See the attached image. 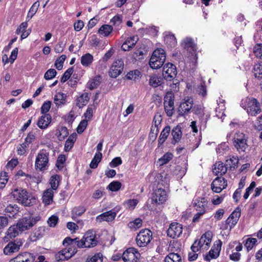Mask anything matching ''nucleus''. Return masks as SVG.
I'll return each instance as SVG.
<instances>
[{"label":"nucleus","mask_w":262,"mask_h":262,"mask_svg":"<svg viewBox=\"0 0 262 262\" xmlns=\"http://www.w3.org/2000/svg\"><path fill=\"white\" fill-rule=\"evenodd\" d=\"M170 132V127L166 126L161 132L160 137L158 139L159 146L161 145L165 141Z\"/></svg>","instance_id":"nucleus-29"},{"label":"nucleus","mask_w":262,"mask_h":262,"mask_svg":"<svg viewBox=\"0 0 262 262\" xmlns=\"http://www.w3.org/2000/svg\"><path fill=\"white\" fill-rule=\"evenodd\" d=\"M8 173L6 172H1L0 173V188H4L6 184L8 182Z\"/></svg>","instance_id":"nucleus-51"},{"label":"nucleus","mask_w":262,"mask_h":262,"mask_svg":"<svg viewBox=\"0 0 262 262\" xmlns=\"http://www.w3.org/2000/svg\"><path fill=\"white\" fill-rule=\"evenodd\" d=\"M58 221V217L56 215H52L48 220V224L51 227H54Z\"/></svg>","instance_id":"nucleus-64"},{"label":"nucleus","mask_w":262,"mask_h":262,"mask_svg":"<svg viewBox=\"0 0 262 262\" xmlns=\"http://www.w3.org/2000/svg\"><path fill=\"white\" fill-rule=\"evenodd\" d=\"M35 138V136L33 133H29L25 139V142L22 144V145L24 146V147H28L29 145L34 140Z\"/></svg>","instance_id":"nucleus-54"},{"label":"nucleus","mask_w":262,"mask_h":262,"mask_svg":"<svg viewBox=\"0 0 262 262\" xmlns=\"http://www.w3.org/2000/svg\"><path fill=\"white\" fill-rule=\"evenodd\" d=\"M5 212L6 213H9L13 216L18 212V207L16 204H10L5 207Z\"/></svg>","instance_id":"nucleus-45"},{"label":"nucleus","mask_w":262,"mask_h":262,"mask_svg":"<svg viewBox=\"0 0 262 262\" xmlns=\"http://www.w3.org/2000/svg\"><path fill=\"white\" fill-rule=\"evenodd\" d=\"M182 225L178 223H172L170 224L167 233V235L172 238L179 237L182 233Z\"/></svg>","instance_id":"nucleus-15"},{"label":"nucleus","mask_w":262,"mask_h":262,"mask_svg":"<svg viewBox=\"0 0 262 262\" xmlns=\"http://www.w3.org/2000/svg\"><path fill=\"white\" fill-rule=\"evenodd\" d=\"M166 59L165 51L161 49L155 50L149 60L150 67L153 69H158L164 64Z\"/></svg>","instance_id":"nucleus-3"},{"label":"nucleus","mask_w":262,"mask_h":262,"mask_svg":"<svg viewBox=\"0 0 262 262\" xmlns=\"http://www.w3.org/2000/svg\"><path fill=\"white\" fill-rule=\"evenodd\" d=\"M241 214L239 207H237L229 215L226 221V224L229 225L230 228H233L237 223Z\"/></svg>","instance_id":"nucleus-18"},{"label":"nucleus","mask_w":262,"mask_h":262,"mask_svg":"<svg viewBox=\"0 0 262 262\" xmlns=\"http://www.w3.org/2000/svg\"><path fill=\"white\" fill-rule=\"evenodd\" d=\"M103 255L101 253H96L94 256L89 258L88 257L86 262H102Z\"/></svg>","instance_id":"nucleus-49"},{"label":"nucleus","mask_w":262,"mask_h":262,"mask_svg":"<svg viewBox=\"0 0 262 262\" xmlns=\"http://www.w3.org/2000/svg\"><path fill=\"white\" fill-rule=\"evenodd\" d=\"M57 72L54 69H50L45 74L44 78L46 80H50L56 75Z\"/></svg>","instance_id":"nucleus-58"},{"label":"nucleus","mask_w":262,"mask_h":262,"mask_svg":"<svg viewBox=\"0 0 262 262\" xmlns=\"http://www.w3.org/2000/svg\"><path fill=\"white\" fill-rule=\"evenodd\" d=\"M152 232L147 229L141 230L136 237V243L140 247H144L150 242L152 238Z\"/></svg>","instance_id":"nucleus-5"},{"label":"nucleus","mask_w":262,"mask_h":262,"mask_svg":"<svg viewBox=\"0 0 262 262\" xmlns=\"http://www.w3.org/2000/svg\"><path fill=\"white\" fill-rule=\"evenodd\" d=\"M67 56L65 55H62L55 62V66L56 68L60 70L63 67V63L66 60Z\"/></svg>","instance_id":"nucleus-57"},{"label":"nucleus","mask_w":262,"mask_h":262,"mask_svg":"<svg viewBox=\"0 0 262 262\" xmlns=\"http://www.w3.org/2000/svg\"><path fill=\"white\" fill-rule=\"evenodd\" d=\"M213 185H219L225 188L227 186V181L223 177H217L212 182Z\"/></svg>","instance_id":"nucleus-47"},{"label":"nucleus","mask_w":262,"mask_h":262,"mask_svg":"<svg viewBox=\"0 0 262 262\" xmlns=\"http://www.w3.org/2000/svg\"><path fill=\"white\" fill-rule=\"evenodd\" d=\"M39 6L38 2H35L30 9V10L27 15V18H31L36 13L38 8Z\"/></svg>","instance_id":"nucleus-46"},{"label":"nucleus","mask_w":262,"mask_h":262,"mask_svg":"<svg viewBox=\"0 0 262 262\" xmlns=\"http://www.w3.org/2000/svg\"><path fill=\"white\" fill-rule=\"evenodd\" d=\"M12 194L19 203L26 206H30L35 202V199L29 195L28 192L21 188L14 189Z\"/></svg>","instance_id":"nucleus-1"},{"label":"nucleus","mask_w":262,"mask_h":262,"mask_svg":"<svg viewBox=\"0 0 262 262\" xmlns=\"http://www.w3.org/2000/svg\"><path fill=\"white\" fill-rule=\"evenodd\" d=\"M68 128L66 126H62L60 128L57 135L60 141L64 140L69 135Z\"/></svg>","instance_id":"nucleus-44"},{"label":"nucleus","mask_w":262,"mask_h":262,"mask_svg":"<svg viewBox=\"0 0 262 262\" xmlns=\"http://www.w3.org/2000/svg\"><path fill=\"white\" fill-rule=\"evenodd\" d=\"M233 144L238 151H244L248 146L245 135L240 132L236 133L234 136Z\"/></svg>","instance_id":"nucleus-7"},{"label":"nucleus","mask_w":262,"mask_h":262,"mask_svg":"<svg viewBox=\"0 0 262 262\" xmlns=\"http://www.w3.org/2000/svg\"><path fill=\"white\" fill-rule=\"evenodd\" d=\"M193 104V99L191 98L184 99L181 103L178 110L180 116H183L187 114L192 108Z\"/></svg>","instance_id":"nucleus-14"},{"label":"nucleus","mask_w":262,"mask_h":262,"mask_svg":"<svg viewBox=\"0 0 262 262\" xmlns=\"http://www.w3.org/2000/svg\"><path fill=\"white\" fill-rule=\"evenodd\" d=\"M177 74L176 67L171 63H167L164 66L162 75L167 81L174 79Z\"/></svg>","instance_id":"nucleus-9"},{"label":"nucleus","mask_w":262,"mask_h":262,"mask_svg":"<svg viewBox=\"0 0 262 262\" xmlns=\"http://www.w3.org/2000/svg\"><path fill=\"white\" fill-rule=\"evenodd\" d=\"M208 201L205 198L198 197L193 200V205L197 211L206 212Z\"/></svg>","instance_id":"nucleus-17"},{"label":"nucleus","mask_w":262,"mask_h":262,"mask_svg":"<svg viewBox=\"0 0 262 262\" xmlns=\"http://www.w3.org/2000/svg\"><path fill=\"white\" fill-rule=\"evenodd\" d=\"M20 239H16L13 242H9L4 248L3 251L5 255H10L12 253L18 252L23 245Z\"/></svg>","instance_id":"nucleus-12"},{"label":"nucleus","mask_w":262,"mask_h":262,"mask_svg":"<svg viewBox=\"0 0 262 262\" xmlns=\"http://www.w3.org/2000/svg\"><path fill=\"white\" fill-rule=\"evenodd\" d=\"M214 168L213 169V172L216 175H223L226 173L227 172L228 167L226 165H224V164L221 162H218L216 163L214 165Z\"/></svg>","instance_id":"nucleus-26"},{"label":"nucleus","mask_w":262,"mask_h":262,"mask_svg":"<svg viewBox=\"0 0 262 262\" xmlns=\"http://www.w3.org/2000/svg\"><path fill=\"white\" fill-rule=\"evenodd\" d=\"M113 28L112 26L108 25H102L98 30V33L104 37L108 36L112 32Z\"/></svg>","instance_id":"nucleus-41"},{"label":"nucleus","mask_w":262,"mask_h":262,"mask_svg":"<svg viewBox=\"0 0 262 262\" xmlns=\"http://www.w3.org/2000/svg\"><path fill=\"white\" fill-rule=\"evenodd\" d=\"M18 163L17 159H12L7 163L6 167L8 170H12L18 164Z\"/></svg>","instance_id":"nucleus-63"},{"label":"nucleus","mask_w":262,"mask_h":262,"mask_svg":"<svg viewBox=\"0 0 262 262\" xmlns=\"http://www.w3.org/2000/svg\"><path fill=\"white\" fill-rule=\"evenodd\" d=\"M60 180V177L58 174H55L52 176L50 178V185L52 190H56L58 188L59 182Z\"/></svg>","instance_id":"nucleus-43"},{"label":"nucleus","mask_w":262,"mask_h":262,"mask_svg":"<svg viewBox=\"0 0 262 262\" xmlns=\"http://www.w3.org/2000/svg\"><path fill=\"white\" fill-rule=\"evenodd\" d=\"M102 158V154L101 152H96L94 155L90 164V167L91 168L95 169L98 167V164Z\"/></svg>","instance_id":"nucleus-37"},{"label":"nucleus","mask_w":262,"mask_h":262,"mask_svg":"<svg viewBox=\"0 0 262 262\" xmlns=\"http://www.w3.org/2000/svg\"><path fill=\"white\" fill-rule=\"evenodd\" d=\"M73 255L70 252V248H65L59 251L55 255V259L58 261H62L69 259Z\"/></svg>","instance_id":"nucleus-23"},{"label":"nucleus","mask_w":262,"mask_h":262,"mask_svg":"<svg viewBox=\"0 0 262 262\" xmlns=\"http://www.w3.org/2000/svg\"><path fill=\"white\" fill-rule=\"evenodd\" d=\"M140 253L134 248H128L122 254V259L125 262H137Z\"/></svg>","instance_id":"nucleus-13"},{"label":"nucleus","mask_w":262,"mask_h":262,"mask_svg":"<svg viewBox=\"0 0 262 262\" xmlns=\"http://www.w3.org/2000/svg\"><path fill=\"white\" fill-rule=\"evenodd\" d=\"M173 156L171 152H166L161 158L158 159L157 163L159 166L164 165L168 163L172 159Z\"/></svg>","instance_id":"nucleus-34"},{"label":"nucleus","mask_w":262,"mask_h":262,"mask_svg":"<svg viewBox=\"0 0 262 262\" xmlns=\"http://www.w3.org/2000/svg\"><path fill=\"white\" fill-rule=\"evenodd\" d=\"M138 40V37L137 36H133L129 38H128L125 41V42L128 45L130 48H133L135 45L136 44Z\"/></svg>","instance_id":"nucleus-61"},{"label":"nucleus","mask_w":262,"mask_h":262,"mask_svg":"<svg viewBox=\"0 0 262 262\" xmlns=\"http://www.w3.org/2000/svg\"><path fill=\"white\" fill-rule=\"evenodd\" d=\"M182 45L184 49L191 53L196 50V46L191 38L187 37L184 39Z\"/></svg>","instance_id":"nucleus-27"},{"label":"nucleus","mask_w":262,"mask_h":262,"mask_svg":"<svg viewBox=\"0 0 262 262\" xmlns=\"http://www.w3.org/2000/svg\"><path fill=\"white\" fill-rule=\"evenodd\" d=\"M89 99V94L88 93H83L77 98L76 105L79 107L85 105L88 103Z\"/></svg>","instance_id":"nucleus-31"},{"label":"nucleus","mask_w":262,"mask_h":262,"mask_svg":"<svg viewBox=\"0 0 262 262\" xmlns=\"http://www.w3.org/2000/svg\"><path fill=\"white\" fill-rule=\"evenodd\" d=\"M88 125V121L86 120H82L77 128V132L78 134H81L86 128Z\"/></svg>","instance_id":"nucleus-60"},{"label":"nucleus","mask_w":262,"mask_h":262,"mask_svg":"<svg viewBox=\"0 0 262 262\" xmlns=\"http://www.w3.org/2000/svg\"><path fill=\"white\" fill-rule=\"evenodd\" d=\"M254 76L255 78H262V66L257 64L253 68Z\"/></svg>","instance_id":"nucleus-56"},{"label":"nucleus","mask_w":262,"mask_h":262,"mask_svg":"<svg viewBox=\"0 0 262 262\" xmlns=\"http://www.w3.org/2000/svg\"><path fill=\"white\" fill-rule=\"evenodd\" d=\"M167 193L165 189L159 188L154 190L152 194V203L160 205L164 203L167 200Z\"/></svg>","instance_id":"nucleus-10"},{"label":"nucleus","mask_w":262,"mask_h":262,"mask_svg":"<svg viewBox=\"0 0 262 262\" xmlns=\"http://www.w3.org/2000/svg\"><path fill=\"white\" fill-rule=\"evenodd\" d=\"M75 141L76 135L73 134L70 135L66 141L64 145V150L66 151H69L73 147Z\"/></svg>","instance_id":"nucleus-42"},{"label":"nucleus","mask_w":262,"mask_h":262,"mask_svg":"<svg viewBox=\"0 0 262 262\" xmlns=\"http://www.w3.org/2000/svg\"><path fill=\"white\" fill-rule=\"evenodd\" d=\"M66 94L59 93L54 96V102L57 106H61L66 104Z\"/></svg>","instance_id":"nucleus-28"},{"label":"nucleus","mask_w":262,"mask_h":262,"mask_svg":"<svg viewBox=\"0 0 262 262\" xmlns=\"http://www.w3.org/2000/svg\"><path fill=\"white\" fill-rule=\"evenodd\" d=\"M149 83L151 86L157 88L161 84V80L160 78L156 76H151L150 77Z\"/></svg>","instance_id":"nucleus-50"},{"label":"nucleus","mask_w":262,"mask_h":262,"mask_svg":"<svg viewBox=\"0 0 262 262\" xmlns=\"http://www.w3.org/2000/svg\"><path fill=\"white\" fill-rule=\"evenodd\" d=\"M222 246V242L220 239L215 241L208 254L205 256V259L210 261L211 259L217 258L220 255Z\"/></svg>","instance_id":"nucleus-11"},{"label":"nucleus","mask_w":262,"mask_h":262,"mask_svg":"<svg viewBox=\"0 0 262 262\" xmlns=\"http://www.w3.org/2000/svg\"><path fill=\"white\" fill-rule=\"evenodd\" d=\"M51 102L50 101L45 102L41 107V113L42 114H46L51 108Z\"/></svg>","instance_id":"nucleus-59"},{"label":"nucleus","mask_w":262,"mask_h":262,"mask_svg":"<svg viewBox=\"0 0 262 262\" xmlns=\"http://www.w3.org/2000/svg\"><path fill=\"white\" fill-rule=\"evenodd\" d=\"M116 215L117 210H116L115 208H114L97 216L96 217V220L99 222H101L102 221H106L108 222H111L115 219Z\"/></svg>","instance_id":"nucleus-20"},{"label":"nucleus","mask_w":262,"mask_h":262,"mask_svg":"<svg viewBox=\"0 0 262 262\" xmlns=\"http://www.w3.org/2000/svg\"><path fill=\"white\" fill-rule=\"evenodd\" d=\"M51 121V116L49 114L42 115L38 119L37 125L40 129L47 128Z\"/></svg>","instance_id":"nucleus-24"},{"label":"nucleus","mask_w":262,"mask_h":262,"mask_svg":"<svg viewBox=\"0 0 262 262\" xmlns=\"http://www.w3.org/2000/svg\"><path fill=\"white\" fill-rule=\"evenodd\" d=\"M254 53L256 57L262 58V44H257L254 47Z\"/></svg>","instance_id":"nucleus-62"},{"label":"nucleus","mask_w":262,"mask_h":262,"mask_svg":"<svg viewBox=\"0 0 262 262\" xmlns=\"http://www.w3.org/2000/svg\"><path fill=\"white\" fill-rule=\"evenodd\" d=\"M49 165V154L46 151H40L36 158L35 167L40 171L47 169Z\"/></svg>","instance_id":"nucleus-6"},{"label":"nucleus","mask_w":262,"mask_h":262,"mask_svg":"<svg viewBox=\"0 0 262 262\" xmlns=\"http://www.w3.org/2000/svg\"><path fill=\"white\" fill-rule=\"evenodd\" d=\"M238 163V158L237 157L234 156L229 159H227L226 161V166H227L228 168H229L231 170L235 169L237 167Z\"/></svg>","instance_id":"nucleus-39"},{"label":"nucleus","mask_w":262,"mask_h":262,"mask_svg":"<svg viewBox=\"0 0 262 262\" xmlns=\"http://www.w3.org/2000/svg\"><path fill=\"white\" fill-rule=\"evenodd\" d=\"M140 75V72L138 70H133L129 72L126 75V77L128 80H136L138 79Z\"/></svg>","instance_id":"nucleus-48"},{"label":"nucleus","mask_w":262,"mask_h":262,"mask_svg":"<svg viewBox=\"0 0 262 262\" xmlns=\"http://www.w3.org/2000/svg\"><path fill=\"white\" fill-rule=\"evenodd\" d=\"M121 186V183L117 181H113L110 183L107 188L112 191H116L119 190Z\"/></svg>","instance_id":"nucleus-53"},{"label":"nucleus","mask_w":262,"mask_h":262,"mask_svg":"<svg viewBox=\"0 0 262 262\" xmlns=\"http://www.w3.org/2000/svg\"><path fill=\"white\" fill-rule=\"evenodd\" d=\"M124 62L122 59H118L115 61L110 68L108 74L112 78H117L123 71Z\"/></svg>","instance_id":"nucleus-8"},{"label":"nucleus","mask_w":262,"mask_h":262,"mask_svg":"<svg viewBox=\"0 0 262 262\" xmlns=\"http://www.w3.org/2000/svg\"><path fill=\"white\" fill-rule=\"evenodd\" d=\"M40 219L38 216H33L30 214L20 219L17 222V226L19 230L24 231L29 230L34 226Z\"/></svg>","instance_id":"nucleus-4"},{"label":"nucleus","mask_w":262,"mask_h":262,"mask_svg":"<svg viewBox=\"0 0 262 262\" xmlns=\"http://www.w3.org/2000/svg\"><path fill=\"white\" fill-rule=\"evenodd\" d=\"M23 231L19 230V228L17 226V223L16 225H14L10 227L7 231V235L9 238H14L17 236L19 232Z\"/></svg>","instance_id":"nucleus-33"},{"label":"nucleus","mask_w":262,"mask_h":262,"mask_svg":"<svg viewBox=\"0 0 262 262\" xmlns=\"http://www.w3.org/2000/svg\"><path fill=\"white\" fill-rule=\"evenodd\" d=\"M165 262H182L180 255L178 253H170L164 259Z\"/></svg>","instance_id":"nucleus-40"},{"label":"nucleus","mask_w":262,"mask_h":262,"mask_svg":"<svg viewBox=\"0 0 262 262\" xmlns=\"http://www.w3.org/2000/svg\"><path fill=\"white\" fill-rule=\"evenodd\" d=\"M171 134L172 136V140L171 141L172 144H176L180 141L182 133L181 127L180 126L177 125L174 127L171 132Z\"/></svg>","instance_id":"nucleus-25"},{"label":"nucleus","mask_w":262,"mask_h":262,"mask_svg":"<svg viewBox=\"0 0 262 262\" xmlns=\"http://www.w3.org/2000/svg\"><path fill=\"white\" fill-rule=\"evenodd\" d=\"M93 61V56L90 53H86L81 57V63L84 67H89Z\"/></svg>","instance_id":"nucleus-36"},{"label":"nucleus","mask_w":262,"mask_h":262,"mask_svg":"<svg viewBox=\"0 0 262 262\" xmlns=\"http://www.w3.org/2000/svg\"><path fill=\"white\" fill-rule=\"evenodd\" d=\"M85 248H91L96 246L98 243L96 236L92 231H88L83 236Z\"/></svg>","instance_id":"nucleus-22"},{"label":"nucleus","mask_w":262,"mask_h":262,"mask_svg":"<svg viewBox=\"0 0 262 262\" xmlns=\"http://www.w3.org/2000/svg\"><path fill=\"white\" fill-rule=\"evenodd\" d=\"M53 191L52 189H48L43 193L42 196V202L46 205L50 204L53 202Z\"/></svg>","instance_id":"nucleus-30"},{"label":"nucleus","mask_w":262,"mask_h":262,"mask_svg":"<svg viewBox=\"0 0 262 262\" xmlns=\"http://www.w3.org/2000/svg\"><path fill=\"white\" fill-rule=\"evenodd\" d=\"M169 95L170 96H168V94H167L165 97L164 105V110L167 115L168 117H171L173 114L174 106L173 97H172L171 94H169Z\"/></svg>","instance_id":"nucleus-16"},{"label":"nucleus","mask_w":262,"mask_h":262,"mask_svg":"<svg viewBox=\"0 0 262 262\" xmlns=\"http://www.w3.org/2000/svg\"><path fill=\"white\" fill-rule=\"evenodd\" d=\"M241 106L247 110L248 114L252 116H255L261 112L259 103L257 99L253 98H246L245 100H243Z\"/></svg>","instance_id":"nucleus-2"},{"label":"nucleus","mask_w":262,"mask_h":262,"mask_svg":"<svg viewBox=\"0 0 262 262\" xmlns=\"http://www.w3.org/2000/svg\"><path fill=\"white\" fill-rule=\"evenodd\" d=\"M73 71V67L69 68L62 76L60 80L61 82L64 83L67 81L71 77Z\"/></svg>","instance_id":"nucleus-55"},{"label":"nucleus","mask_w":262,"mask_h":262,"mask_svg":"<svg viewBox=\"0 0 262 262\" xmlns=\"http://www.w3.org/2000/svg\"><path fill=\"white\" fill-rule=\"evenodd\" d=\"M35 259V256L33 254L29 252H24L19 254L9 262H33Z\"/></svg>","instance_id":"nucleus-21"},{"label":"nucleus","mask_w":262,"mask_h":262,"mask_svg":"<svg viewBox=\"0 0 262 262\" xmlns=\"http://www.w3.org/2000/svg\"><path fill=\"white\" fill-rule=\"evenodd\" d=\"M165 43L170 48L174 47L177 43V40L174 35L167 34L164 37Z\"/></svg>","instance_id":"nucleus-38"},{"label":"nucleus","mask_w":262,"mask_h":262,"mask_svg":"<svg viewBox=\"0 0 262 262\" xmlns=\"http://www.w3.org/2000/svg\"><path fill=\"white\" fill-rule=\"evenodd\" d=\"M256 242L257 239L255 238H248L245 244V247L247 248V251L251 250Z\"/></svg>","instance_id":"nucleus-52"},{"label":"nucleus","mask_w":262,"mask_h":262,"mask_svg":"<svg viewBox=\"0 0 262 262\" xmlns=\"http://www.w3.org/2000/svg\"><path fill=\"white\" fill-rule=\"evenodd\" d=\"M86 211V208L83 206H78L74 207L72 210V219L81 216Z\"/></svg>","instance_id":"nucleus-35"},{"label":"nucleus","mask_w":262,"mask_h":262,"mask_svg":"<svg viewBox=\"0 0 262 262\" xmlns=\"http://www.w3.org/2000/svg\"><path fill=\"white\" fill-rule=\"evenodd\" d=\"M212 236L213 234L211 231H208L202 235L199 241L202 249L206 250L208 249L212 241Z\"/></svg>","instance_id":"nucleus-19"},{"label":"nucleus","mask_w":262,"mask_h":262,"mask_svg":"<svg viewBox=\"0 0 262 262\" xmlns=\"http://www.w3.org/2000/svg\"><path fill=\"white\" fill-rule=\"evenodd\" d=\"M101 81V76L97 75L94 77L92 79L89 81L87 83V86L90 90L96 89L100 84Z\"/></svg>","instance_id":"nucleus-32"}]
</instances>
